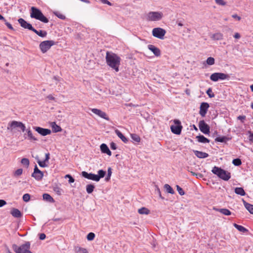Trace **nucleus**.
I'll return each mask as SVG.
<instances>
[{"instance_id":"obj_62","label":"nucleus","mask_w":253,"mask_h":253,"mask_svg":"<svg viewBox=\"0 0 253 253\" xmlns=\"http://www.w3.org/2000/svg\"><path fill=\"white\" fill-rule=\"evenodd\" d=\"M57 16L59 18H61V19H64V18H65V16H63V15H61V14H60V15H57Z\"/></svg>"},{"instance_id":"obj_58","label":"nucleus","mask_w":253,"mask_h":253,"mask_svg":"<svg viewBox=\"0 0 253 253\" xmlns=\"http://www.w3.org/2000/svg\"><path fill=\"white\" fill-rule=\"evenodd\" d=\"M232 17L234 18L237 19L238 21L241 20V17L237 14H233L232 15Z\"/></svg>"},{"instance_id":"obj_12","label":"nucleus","mask_w":253,"mask_h":253,"mask_svg":"<svg viewBox=\"0 0 253 253\" xmlns=\"http://www.w3.org/2000/svg\"><path fill=\"white\" fill-rule=\"evenodd\" d=\"M199 127L201 131L206 134H208L210 132V126L205 123L204 120H201L199 123Z\"/></svg>"},{"instance_id":"obj_45","label":"nucleus","mask_w":253,"mask_h":253,"mask_svg":"<svg viewBox=\"0 0 253 253\" xmlns=\"http://www.w3.org/2000/svg\"><path fill=\"white\" fill-rule=\"evenodd\" d=\"M23 172V169H17L14 173V175L15 176H20L22 174Z\"/></svg>"},{"instance_id":"obj_60","label":"nucleus","mask_w":253,"mask_h":253,"mask_svg":"<svg viewBox=\"0 0 253 253\" xmlns=\"http://www.w3.org/2000/svg\"><path fill=\"white\" fill-rule=\"evenodd\" d=\"M47 98L50 100H54L55 99V98L51 95H48Z\"/></svg>"},{"instance_id":"obj_63","label":"nucleus","mask_w":253,"mask_h":253,"mask_svg":"<svg viewBox=\"0 0 253 253\" xmlns=\"http://www.w3.org/2000/svg\"><path fill=\"white\" fill-rule=\"evenodd\" d=\"M80 0L82 1V2L86 3H90L89 0Z\"/></svg>"},{"instance_id":"obj_49","label":"nucleus","mask_w":253,"mask_h":253,"mask_svg":"<svg viewBox=\"0 0 253 253\" xmlns=\"http://www.w3.org/2000/svg\"><path fill=\"white\" fill-rule=\"evenodd\" d=\"M215 2L220 5H225L226 2L224 0H215Z\"/></svg>"},{"instance_id":"obj_22","label":"nucleus","mask_w":253,"mask_h":253,"mask_svg":"<svg viewBox=\"0 0 253 253\" xmlns=\"http://www.w3.org/2000/svg\"><path fill=\"white\" fill-rule=\"evenodd\" d=\"M211 38L214 41H219L223 39V35L220 33H216L211 36Z\"/></svg>"},{"instance_id":"obj_39","label":"nucleus","mask_w":253,"mask_h":253,"mask_svg":"<svg viewBox=\"0 0 253 253\" xmlns=\"http://www.w3.org/2000/svg\"><path fill=\"white\" fill-rule=\"evenodd\" d=\"M206 62L209 65H212L214 64L215 60L213 57H210L207 58Z\"/></svg>"},{"instance_id":"obj_14","label":"nucleus","mask_w":253,"mask_h":253,"mask_svg":"<svg viewBox=\"0 0 253 253\" xmlns=\"http://www.w3.org/2000/svg\"><path fill=\"white\" fill-rule=\"evenodd\" d=\"M209 107V104L207 102H202L201 104L199 114L202 117H205Z\"/></svg>"},{"instance_id":"obj_16","label":"nucleus","mask_w":253,"mask_h":253,"mask_svg":"<svg viewBox=\"0 0 253 253\" xmlns=\"http://www.w3.org/2000/svg\"><path fill=\"white\" fill-rule=\"evenodd\" d=\"M34 129L42 136H45L50 134L51 133V131L49 129L43 128L39 126L34 127Z\"/></svg>"},{"instance_id":"obj_42","label":"nucleus","mask_w":253,"mask_h":253,"mask_svg":"<svg viewBox=\"0 0 253 253\" xmlns=\"http://www.w3.org/2000/svg\"><path fill=\"white\" fill-rule=\"evenodd\" d=\"M131 138L135 141L139 142L140 141V137L136 134H131Z\"/></svg>"},{"instance_id":"obj_19","label":"nucleus","mask_w":253,"mask_h":253,"mask_svg":"<svg viewBox=\"0 0 253 253\" xmlns=\"http://www.w3.org/2000/svg\"><path fill=\"white\" fill-rule=\"evenodd\" d=\"M100 149L102 153H106L107 155H108L109 156L111 155V152L110 151V150H109L108 147L107 146V145L106 144H104V143L100 145Z\"/></svg>"},{"instance_id":"obj_25","label":"nucleus","mask_w":253,"mask_h":253,"mask_svg":"<svg viewBox=\"0 0 253 253\" xmlns=\"http://www.w3.org/2000/svg\"><path fill=\"white\" fill-rule=\"evenodd\" d=\"M51 126L52 127L53 131L54 132H60L62 130L61 127L58 125H56L55 122H52L51 123Z\"/></svg>"},{"instance_id":"obj_27","label":"nucleus","mask_w":253,"mask_h":253,"mask_svg":"<svg viewBox=\"0 0 253 253\" xmlns=\"http://www.w3.org/2000/svg\"><path fill=\"white\" fill-rule=\"evenodd\" d=\"M75 253H88L87 250L85 248L76 246L74 248Z\"/></svg>"},{"instance_id":"obj_28","label":"nucleus","mask_w":253,"mask_h":253,"mask_svg":"<svg viewBox=\"0 0 253 253\" xmlns=\"http://www.w3.org/2000/svg\"><path fill=\"white\" fill-rule=\"evenodd\" d=\"M196 138L198 139V141L201 143H205L210 142V140L203 135L197 136Z\"/></svg>"},{"instance_id":"obj_26","label":"nucleus","mask_w":253,"mask_h":253,"mask_svg":"<svg viewBox=\"0 0 253 253\" xmlns=\"http://www.w3.org/2000/svg\"><path fill=\"white\" fill-rule=\"evenodd\" d=\"M115 133L124 142L126 143L128 141L127 139L118 129L115 130Z\"/></svg>"},{"instance_id":"obj_40","label":"nucleus","mask_w":253,"mask_h":253,"mask_svg":"<svg viewBox=\"0 0 253 253\" xmlns=\"http://www.w3.org/2000/svg\"><path fill=\"white\" fill-rule=\"evenodd\" d=\"M232 163L234 165L236 166H239L242 164V162L240 159L237 158L233 160Z\"/></svg>"},{"instance_id":"obj_6","label":"nucleus","mask_w":253,"mask_h":253,"mask_svg":"<svg viewBox=\"0 0 253 253\" xmlns=\"http://www.w3.org/2000/svg\"><path fill=\"white\" fill-rule=\"evenodd\" d=\"M163 17V14L160 11H150L146 15V19L148 21H158Z\"/></svg>"},{"instance_id":"obj_11","label":"nucleus","mask_w":253,"mask_h":253,"mask_svg":"<svg viewBox=\"0 0 253 253\" xmlns=\"http://www.w3.org/2000/svg\"><path fill=\"white\" fill-rule=\"evenodd\" d=\"M166 33V30L161 28H155L152 30L153 36L160 39H163Z\"/></svg>"},{"instance_id":"obj_51","label":"nucleus","mask_w":253,"mask_h":253,"mask_svg":"<svg viewBox=\"0 0 253 253\" xmlns=\"http://www.w3.org/2000/svg\"><path fill=\"white\" fill-rule=\"evenodd\" d=\"M45 162L44 161H41L40 160L38 161V163L39 165V166L42 168H45L47 167V165L45 164Z\"/></svg>"},{"instance_id":"obj_61","label":"nucleus","mask_w":253,"mask_h":253,"mask_svg":"<svg viewBox=\"0 0 253 253\" xmlns=\"http://www.w3.org/2000/svg\"><path fill=\"white\" fill-rule=\"evenodd\" d=\"M234 37L235 39H239L240 38V35L239 33H236L235 34Z\"/></svg>"},{"instance_id":"obj_44","label":"nucleus","mask_w":253,"mask_h":253,"mask_svg":"<svg viewBox=\"0 0 253 253\" xmlns=\"http://www.w3.org/2000/svg\"><path fill=\"white\" fill-rule=\"evenodd\" d=\"M94 237L95 234L92 232H90L87 234L86 238L88 241H91L94 239Z\"/></svg>"},{"instance_id":"obj_33","label":"nucleus","mask_w":253,"mask_h":253,"mask_svg":"<svg viewBox=\"0 0 253 253\" xmlns=\"http://www.w3.org/2000/svg\"><path fill=\"white\" fill-rule=\"evenodd\" d=\"M138 212L140 214H148L150 211L146 208L142 207L138 210Z\"/></svg>"},{"instance_id":"obj_57","label":"nucleus","mask_w":253,"mask_h":253,"mask_svg":"<svg viewBox=\"0 0 253 253\" xmlns=\"http://www.w3.org/2000/svg\"><path fill=\"white\" fill-rule=\"evenodd\" d=\"M237 119L238 120H241L242 121H243L246 119L245 116H239L238 117Z\"/></svg>"},{"instance_id":"obj_55","label":"nucleus","mask_w":253,"mask_h":253,"mask_svg":"<svg viewBox=\"0 0 253 253\" xmlns=\"http://www.w3.org/2000/svg\"><path fill=\"white\" fill-rule=\"evenodd\" d=\"M6 204V202L3 200H0V208Z\"/></svg>"},{"instance_id":"obj_21","label":"nucleus","mask_w":253,"mask_h":253,"mask_svg":"<svg viewBox=\"0 0 253 253\" xmlns=\"http://www.w3.org/2000/svg\"><path fill=\"white\" fill-rule=\"evenodd\" d=\"M10 213L13 217L16 218H19L22 216L21 211L17 209H12Z\"/></svg>"},{"instance_id":"obj_17","label":"nucleus","mask_w":253,"mask_h":253,"mask_svg":"<svg viewBox=\"0 0 253 253\" xmlns=\"http://www.w3.org/2000/svg\"><path fill=\"white\" fill-rule=\"evenodd\" d=\"M20 26L24 29H28L30 30L33 31L34 28L32 26V25L27 21H26L24 19L21 18L18 20Z\"/></svg>"},{"instance_id":"obj_8","label":"nucleus","mask_w":253,"mask_h":253,"mask_svg":"<svg viewBox=\"0 0 253 253\" xmlns=\"http://www.w3.org/2000/svg\"><path fill=\"white\" fill-rule=\"evenodd\" d=\"M229 78L228 75L222 73H214L210 76V79L213 82H217L218 80H228Z\"/></svg>"},{"instance_id":"obj_7","label":"nucleus","mask_w":253,"mask_h":253,"mask_svg":"<svg viewBox=\"0 0 253 253\" xmlns=\"http://www.w3.org/2000/svg\"><path fill=\"white\" fill-rule=\"evenodd\" d=\"M55 44L53 41H45L41 42L39 45L40 49L42 53H45L50 47Z\"/></svg>"},{"instance_id":"obj_2","label":"nucleus","mask_w":253,"mask_h":253,"mask_svg":"<svg viewBox=\"0 0 253 253\" xmlns=\"http://www.w3.org/2000/svg\"><path fill=\"white\" fill-rule=\"evenodd\" d=\"M30 16L44 23H47L49 21L39 9L34 6L31 8Z\"/></svg>"},{"instance_id":"obj_53","label":"nucleus","mask_w":253,"mask_h":253,"mask_svg":"<svg viewBox=\"0 0 253 253\" xmlns=\"http://www.w3.org/2000/svg\"><path fill=\"white\" fill-rule=\"evenodd\" d=\"M4 22H5V25L7 26V27L9 29H10L11 30H13V28L12 25L9 23L7 22L6 20H5V21H4Z\"/></svg>"},{"instance_id":"obj_46","label":"nucleus","mask_w":253,"mask_h":253,"mask_svg":"<svg viewBox=\"0 0 253 253\" xmlns=\"http://www.w3.org/2000/svg\"><path fill=\"white\" fill-rule=\"evenodd\" d=\"M206 92H207V94L208 95V96H209V97H210V98H212V97H213L214 96V94L212 92V89H211V88H209L207 90Z\"/></svg>"},{"instance_id":"obj_15","label":"nucleus","mask_w":253,"mask_h":253,"mask_svg":"<svg viewBox=\"0 0 253 253\" xmlns=\"http://www.w3.org/2000/svg\"><path fill=\"white\" fill-rule=\"evenodd\" d=\"M91 110L92 113H93L94 114H96V115L99 116L100 117H101L107 121L109 120V118L107 116L106 113L101 111V110L96 109V108H93Z\"/></svg>"},{"instance_id":"obj_43","label":"nucleus","mask_w":253,"mask_h":253,"mask_svg":"<svg viewBox=\"0 0 253 253\" xmlns=\"http://www.w3.org/2000/svg\"><path fill=\"white\" fill-rule=\"evenodd\" d=\"M176 189L179 193V194L180 195H184L185 194V192L184 191H183V190L182 189V188H181L179 185H176Z\"/></svg>"},{"instance_id":"obj_41","label":"nucleus","mask_w":253,"mask_h":253,"mask_svg":"<svg viewBox=\"0 0 253 253\" xmlns=\"http://www.w3.org/2000/svg\"><path fill=\"white\" fill-rule=\"evenodd\" d=\"M21 163L23 165L25 166L27 168H28L29 166V160L27 158H23L21 161Z\"/></svg>"},{"instance_id":"obj_48","label":"nucleus","mask_w":253,"mask_h":253,"mask_svg":"<svg viewBox=\"0 0 253 253\" xmlns=\"http://www.w3.org/2000/svg\"><path fill=\"white\" fill-rule=\"evenodd\" d=\"M65 178H69V182L70 183H73L75 181V179L73 178V177L70 174H66L65 176Z\"/></svg>"},{"instance_id":"obj_35","label":"nucleus","mask_w":253,"mask_h":253,"mask_svg":"<svg viewBox=\"0 0 253 253\" xmlns=\"http://www.w3.org/2000/svg\"><path fill=\"white\" fill-rule=\"evenodd\" d=\"M164 188L166 190V191L168 193L171 194H173L174 193V190H173V189L171 188V187L168 184H166L164 185Z\"/></svg>"},{"instance_id":"obj_56","label":"nucleus","mask_w":253,"mask_h":253,"mask_svg":"<svg viewBox=\"0 0 253 253\" xmlns=\"http://www.w3.org/2000/svg\"><path fill=\"white\" fill-rule=\"evenodd\" d=\"M49 156H50V154L49 153H46L45 154V159H44V161L45 162H48L49 159Z\"/></svg>"},{"instance_id":"obj_10","label":"nucleus","mask_w":253,"mask_h":253,"mask_svg":"<svg viewBox=\"0 0 253 253\" xmlns=\"http://www.w3.org/2000/svg\"><path fill=\"white\" fill-rule=\"evenodd\" d=\"M16 127L20 128L23 132L25 130L26 128L25 125L22 123L13 121L8 124L7 129H11L12 130Z\"/></svg>"},{"instance_id":"obj_1","label":"nucleus","mask_w":253,"mask_h":253,"mask_svg":"<svg viewBox=\"0 0 253 253\" xmlns=\"http://www.w3.org/2000/svg\"><path fill=\"white\" fill-rule=\"evenodd\" d=\"M106 60L109 66L114 69L116 72L119 71V67L120 65L121 58L117 54L112 52H107Z\"/></svg>"},{"instance_id":"obj_29","label":"nucleus","mask_w":253,"mask_h":253,"mask_svg":"<svg viewBox=\"0 0 253 253\" xmlns=\"http://www.w3.org/2000/svg\"><path fill=\"white\" fill-rule=\"evenodd\" d=\"M32 31L36 33L37 35H38L39 36L42 38L45 37L47 35V32L45 31H37V30L34 28Z\"/></svg>"},{"instance_id":"obj_18","label":"nucleus","mask_w":253,"mask_h":253,"mask_svg":"<svg viewBox=\"0 0 253 253\" xmlns=\"http://www.w3.org/2000/svg\"><path fill=\"white\" fill-rule=\"evenodd\" d=\"M148 49L151 50L156 56H159L161 55V51L158 47L154 45L150 44L148 46Z\"/></svg>"},{"instance_id":"obj_50","label":"nucleus","mask_w":253,"mask_h":253,"mask_svg":"<svg viewBox=\"0 0 253 253\" xmlns=\"http://www.w3.org/2000/svg\"><path fill=\"white\" fill-rule=\"evenodd\" d=\"M248 133L249 134V140L251 142H253V132L251 131H248Z\"/></svg>"},{"instance_id":"obj_23","label":"nucleus","mask_w":253,"mask_h":253,"mask_svg":"<svg viewBox=\"0 0 253 253\" xmlns=\"http://www.w3.org/2000/svg\"><path fill=\"white\" fill-rule=\"evenodd\" d=\"M243 201L246 209L249 211L250 213L253 214V205L246 202L244 200Z\"/></svg>"},{"instance_id":"obj_59","label":"nucleus","mask_w":253,"mask_h":253,"mask_svg":"<svg viewBox=\"0 0 253 253\" xmlns=\"http://www.w3.org/2000/svg\"><path fill=\"white\" fill-rule=\"evenodd\" d=\"M196 176L197 178H201L203 177V175L201 173H196Z\"/></svg>"},{"instance_id":"obj_30","label":"nucleus","mask_w":253,"mask_h":253,"mask_svg":"<svg viewBox=\"0 0 253 253\" xmlns=\"http://www.w3.org/2000/svg\"><path fill=\"white\" fill-rule=\"evenodd\" d=\"M235 193L237 195H240L241 196H245L246 195V193L242 187H236L235 189Z\"/></svg>"},{"instance_id":"obj_5","label":"nucleus","mask_w":253,"mask_h":253,"mask_svg":"<svg viewBox=\"0 0 253 253\" xmlns=\"http://www.w3.org/2000/svg\"><path fill=\"white\" fill-rule=\"evenodd\" d=\"M30 243L26 242L25 244L18 247L16 245H13L12 248L16 253H32L30 251Z\"/></svg>"},{"instance_id":"obj_36","label":"nucleus","mask_w":253,"mask_h":253,"mask_svg":"<svg viewBox=\"0 0 253 253\" xmlns=\"http://www.w3.org/2000/svg\"><path fill=\"white\" fill-rule=\"evenodd\" d=\"M95 187L93 184H88L86 186V190L87 193L90 194L91 193L94 189Z\"/></svg>"},{"instance_id":"obj_32","label":"nucleus","mask_w":253,"mask_h":253,"mask_svg":"<svg viewBox=\"0 0 253 253\" xmlns=\"http://www.w3.org/2000/svg\"><path fill=\"white\" fill-rule=\"evenodd\" d=\"M43 199L49 202H53L54 199L53 198L48 194L44 193L42 195Z\"/></svg>"},{"instance_id":"obj_54","label":"nucleus","mask_w":253,"mask_h":253,"mask_svg":"<svg viewBox=\"0 0 253 253\" xmlns=\"http://www.w3.org/2000/svg\"><path fill=\"white\" fill-rule=\"evenodd\" d=\"M45 237H46V235L45 234L41 233L40 234L39 238H40V240H43L45 238Z\"/></svg>"},{"instance_id":"obj_52","label":"nucleus","mask_w":253,"mask_h":253,"mask_svg":"<svg viewBox=\"0 0 253 253\" xmlns=\"http://www.w3.org/2000/svg\"><path fill=\"white\" fill-rule=\"evenodd\" d=\"M110 147L113 150H116L117 148L116 144L112 142L110 144Z\"/></svg>"},{"instance_id":"obj_20","label":"nucleus","mask_w":253,"mask_h":253,"mask_svg":"<svg viewBox=\"0 0 253 253\" xmlns=\"http://www.w3.org/2000/svg\"><path fill=\"white\" fill-rule=\"evenodd\" d=\"M193 152L195 155L199 158H206L209 156V154L205 152L197 150H194Z\"/></svg>"},{"instance_id":"obj_47","label":"nucleus","mask_w":253,"mask_h":253,"mask_svg":"<svg viewBox=\"0 0 253 253\" xmlns=\"http://www.w3.org/2000/svg\"><path fill=\"white\" fill-rule=\"evenodd\" d=\"M30 195L29 194H25L23 196V200L24 201L27 202L30 200Z\"/></svg>"},{"instance_id":"obj_13","label":"nucleus","mask_w":253,"mask_h":253,"mask_svg":"<svg viewBox=\"0 0 253 253\" xmlns=\"http://www.w3.org/2000/svg\"><path fill=\"white\" fill-rule=\"evenodd\" d=\"M32 176L38 181L42 180L43 176V172L38 169L36 165L35 166L34 172L32 174Z\"/></svg>"},{"instance_id":"obj_4","label":"nucleus","mask_w":253,"mask_h":253,"mask_svg":"<svg viewBox=\"0 0 253 253\" xmlns=\"http://www.w3.org/2000/svg\"><path fill=\"white\" fill-rule=\"evenodd\" d=\"M211 171L213 174L225 181L228 180L231 177V174L229 172L216 166L213 168Z\"/></svg>"},{"instance_id":"obj_31","label":"nucleus","mask_w":253,"mask_h":253,"mask_svg":"<svg viewBox=\"0 0 253 253\" xmlns=\"http://www.w3.org/2000/svg\"><path fill=\"white\" fill-rule=\"evenodd\" d=\"M230 138L226 136H219L217 137L215 139V141L219 142H226Z\"/></svg>"},{"instance_id":"obj_64","label":"nucleus","mask_w":253,"mask_h":253,"mask_svg":"<svg viewBox=\"0 0 253 253\" xmlns=\"http://www.w3.org/2000/svg\"><path fill=\"white\" fill-rule=\"evenodd\" d=\"M0 20H3L4 21H5V19L3 16H2L0 14Z\"/></svg>"},{"instance_id":"obj_37","label":"nucleus","mask_w":253,"mask_h":253,"mask_svg":"<svg viewBox=\"0 0 253 253\" xmlns=\"http://www.w3.org/2000/svg\"><path fill=\"white\" fill-rule=\"evenodd\" d=\"M26 131L27 132V135L29 137V139L33 140L34 141L37 140V139L34 136H33L32 131L30 129H27L26 130Z\"/></svg>"},{"instance_id":"obj_38","label":"nucleus","mask_w":253,"mask_h":253,"mask_svg":"<svg viewBox=\"0 0 253 253\" xmlns=\"http://www.w3.org/2000/svg\"><path fill=\"white\" fill-rule=\"evenodd\" d=\"M111 175H112V169L111 167H109L108 168L107 175L105 178V180L106 181H108L110 179Z\"/></svg>"},{"instance_id":"obj_34","label":"nucleus","mask_w":253,"mask_h":253,"mask_svg":"<svg viewBox=\"0 0 253 253\" xmlns=\"http://www.w3.org/2000/svg\"><path fill=\"white\" fill-rule=\"evenodd\" d=\"M233 226L240 232L245 233L248 231V230L244 227L239 225L236 223H234Z\"/></svg>"},{"instance_id":"obj_9","label":"nucleus","mask_w":253,"mask_h":253,"mask_svg":"<svg viewBox=\"0 0 253 253\" xmlns=\"http://www.w3.org/2000/svg\"><path fill=\"white\" fill-rule=\"evenodd\" d=\"M173 122L176 125H172L170 126L171 132L175 134H180L182 129V126L181 125L180 121L175 119L173 120Z\"/></svg>"},{"instance_id":"obj_3","label":"nucleus","mask_w":253,"mask_h":253,"mask_svg":"<svg viewBox=\"0 0 253 253\" xmlns=\"http://www.w3.org/2000/svg\"><path fill=\"white\" fill-rule=\"evenodd\" d=\"M105 174L106 171L102 169H100L98 171V174L92 173H88L86 171H83L82 172V175L83 177L95 181H99L100 178L105 176Z\"/></svg>"},{"instance_id":"obj_24","label":"nucleus","mask_w":253,"mask_h":253,"mask_svg":"<svg viewBox=\"0 0 253 253\" xmlns=\"http://www.w3.org/2000/svg\"><path fill=\"white\" fill-rule=\"evenodd\" d=\"M213 209L216 211H219L220 213L225 215H229L231 214V211L227 209L213 208Z\"/></svg>"}]
</instances>
